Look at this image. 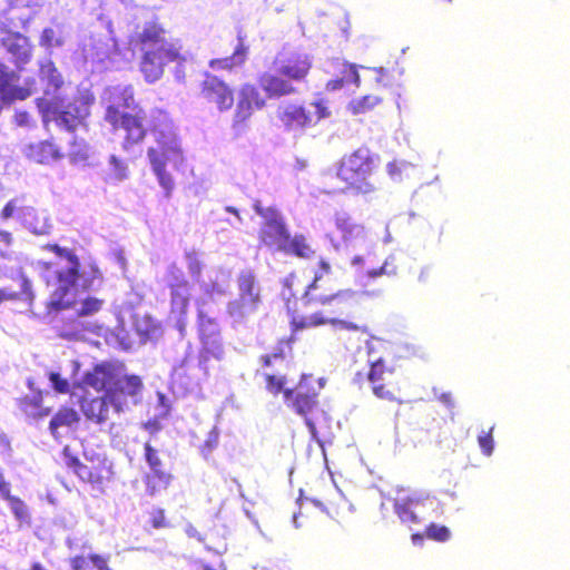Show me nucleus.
<instances>
[{"mask_svg": "<svg viewBox=\"0 0 570 570\" xmlns=\"http://www.w3.org/2000/svg\"><path fill=\"white\" fill-rule=\"evenodd\" d=\"M298 512L293 515V524L296 529L302 527L298 522L301 517H311L316 512L324 513L337 522L346 520L354 513L351 501H298Z\"/></svg>", "mask_w": 570, "mask_h": 570, "instance_id": "nucleus-14", "label": "nucleus"}, {"mask_svg": "<svg viewBox=\"0 0 570 570\" xmlns=\"http://www.w3.org/2000/svg\"><path fill=\"white\" fill-rule=\"evenodd\" d=\"M62 261L56 271L58 287L51 294L49 311L72 308L78 316L98 312L101 301L85 296V292L100 284L98 268L90 263H80L68 249L58 245L49 246Z\"/></svg>", "mask_w": 570, "mask_h": 570, "instance_id": "nucleus-1", "label": "nucleus"}, {"mask_svg": "<svg viewBox=\"0 0 570 570\" xmlns=\"http://www.w3.org/2000/svg\"><path fill=\"white\" fill-rule=\"evenodd\" d=\"M0 494L3 499H17L10 495L9 484L4 482L2 473H0Z\"/></svg>", "mask_w": 570, "mask_h": 570, "instance_id": "nucleus-61", "label": "nucleus"}, {"mask_svg": "<svg viewBox=\"0 0 570 570\" xmlns=\"http://www.w3.org/2000/svg\"><path fill=\"white\" fill-rule=\"evenodd\" d=\"M312 67V59L305 52L281 51L272 65V70L258 76L259 87L268 98H279L297 94L295 83L305 80Z\"/></svg>", "mask_w": 570, "mask_h": 570, "instance_id": "nucleus-4", "label": "nucleus"}, {"mask_svg": "<svg viewBox=\"0 0 570 570\" xmlns=\"http://www.w3.org/2000/svg\"><path fill=\"white\" fill-rule=\"evenodd\" d=\"M30 149L32 151L31 157H33L37 163H46L55 158L56 151L50 142H41L37 146H31Z\"/></svg>", "mask_w": 570, "mask_h": 570, "instance_id": "nucleus-43", "label": "nucleus"}, {"mask_svg": "<svg viewBox=\"0 0 570 570\" xmlns=\"http://www.w3.org/2000/svg\"><path fill=\"white\" fill-rule=\"evenodd\" d=\"M16 122L20 127H30L32 126V119L29 112L27 111H18L14 116Z\"/></svg>", "mask_w": 570, "mask_h": 570, "instance_id": "nucleus-55", "label": "nucleus"}, {"mask_svg": "<svg viewBox=\"0 0 570 570\" xmlns=\"http://www.w3.org/2000/svg\"><path fill=\"white\" fill-rule=\"evenodd\" d=\"M438 400L448 407H453L454 403L450 393H441L438 395Z\"/></svg>", "mask_w": 570, "mask_h": 570, "instance_id": "nucleus-63", "label": "nucleus"}, {"mask_svg": "<svg viewBox=\"0 0 570 570\" xmlns=\"http://www.w3.org/2000/svg\"><path fill=\"white\" fill-rule=\"evenodd\" d=\"M150 134L154 144L147 150V158L159 186L168 198L175 183L167 166L177 169L184 163V150L173 121L161 110L151 112Z\"/></svg>", "mask_w": 570, "mask_h": 570, "instance_id": "nucleus-2", "label": "nucleus"}, {"mask_svg": "<svg viewBox=\"0 0 570 570\" xmlns=\"http://www.w3.org/2000/svg\"><path fill=\"white\" fill-rule=\"evenodd\" d=\"M101 105L105 107V120L115 129L125 131L124 150L130 151L144 140L146 115L136 104L130 85L107 87L101 95Z\"/></svg>", "mask_w": 570, "mask_h": 570, "instance_id": "nucleus-3", "label": "nucleus"}, {"mask_svg": "<svg viewBox=\"0 0 570 570\" xmlns=\"http://www.w3.org/2000/svg\"><path fill=\"white\" fill-rule=\"evenodd\" d=\"M426 535L430 539H433V540H436L440 542H445L450 539L451 532L444 525H438V524L432 523L426 529Z\"/></svg>", "mask_w": 570, "mask_h": 570, "instance_id": "nucleus-44", "label": "nucleus"}, {"mask_svg": "<svg viewBox=\"0 0 570 570\" xmlns=\"http://www.w3.org/2000/svg\"><path fill=\"white\" fill-rule=\"evenodd\" d=\"M94 96L85 90L66 106H60L58 101H48L46 97L37 99V107L42 116L45 126L55 122L60 129L73 132L80 127H85V121L89 116V109L92 105Z\"/></svg>", "mask_w": 570, "mask_h": 570, "instance_id": "nucleus-6", "label": "nucleus"}, {"mask_svg": "<svg viewBox=\"0 0 570 570\" xmlns=\"http://www.w3.org/2000/svg\"><path fill=\"white\" fill-rule=\"evenodd\" d=\"M42 6V0H9L4 19L13 28H24Z\"/></svg>", "mask_w": 570, "mask_h": 570, "instance_id": "nucleus-20", "label": "nucleus"}, {"mask_svg": "<svg viewBox=\"0 0 570 570\" xmlns=\"http://www.w3.org/2000/svg\"><path fill=\"white\" fill-rule=\"evenodd\" d=\"M18 81L17 72L0 62V99L2 102L23 100L36 91L35 80H26L24 87L19 86Z\"/></svg>", "mask_w": 570, "mask_h": 570, "instance_id": "nucleus-16", "label": "nucleus"}, {"mask_svg": "<svg viewBox=\"0 0 570 570\" xmlns=\"http://www.w3.org/2000/svg\"><path fill=\"white\" fill-rule=\"evenodd\" d=\"M142 381L137 375H128L120 365V373L114 380L108 394L109 402L116 412H125L137 405L142 395Z\"/></svg>", "mask_w": 570, "mask_h": 570, "instance_id": "nucleus-12", "label": "nucleus"}, {"mask_svg": "<svg viewBox=\"0 0 570 570\" xmlns=\"http://www.w3.org/2000/svg\"><path fill=\"white\" fill-rule=\"evenodd\" d=\"M203 343V350L204 354L202 355L199 360V366L203 367L205 362L207 361V355L222 360L224 356V347L220 341V336L213 337V338H204L202 341Z\"/></svg>", "mask_w": 570, "mask_h": 570, "instance_id": "nucleus-39", "label": "nucleus"}, {"mask_svg": "<svg viewBox=\"0 0 570 570\" xmlns=\"http://www.w3.org/2000/svg\"><path fill=\"white\" fill-rule=\"evenodd\" d=\"M332 295H333L334 305L338 306V305L346 304L347 302L355 299L357 293L353 289H342Z\"/></svg>", "mask_w": 570, "mask_h": 570, "instance_id": "nucleus-48", "label": "nucleus"}, {"mask_svg": "<svg viewBox=\"0 0 570 570\" xmlns=\"http://www.w3.org/2000/svg\"><path fill=\"white\" fill-rule=\"evenodd\" d=\"M326 323H331L334 326H337L340 328L347 330V331H358L360 330L358 325H356L355 323L343 321V320H337V318L327 320V318L323 317L322 314H320V313H314L309 316H306L305 318L302 320V322L299 324H296V326L301 327V328H305V327L323 325Z\"/></svg>", "mask_w": 570, "mask_h": 570, "instance_id": "nucleus-33", "label": "nucleus"}, {"mask_svg": "<svg viewBox=\"0 0 570 570\" xmlns=\"http://www.w3.org/2000/svg\"><path fill=\"white\" fill-rule=\"evenodd\" d=\"M21 295L23 296V299L28 301L29 303H31L35 297L33 293L31 291V283L24 276H22V279H21Z\"/></svg>", "mask_w": 570, "mask_h": 570, "instance_id": "nucleus-54", "label": "nucleus"}, {"mask_svg": "<svg viewBox=\"0 0 570 570\" xmlns=\"http://www.w3.org/2000/svg\"><path fill=\"white\" fill-rule=\"evenodd\" d=\"M395 255L390 254L381 267L379 268H364L365 257L362 255H355L351 259V266L355 268L354 278L355 284L365 288L368 287L374 279L383 275L396 276L397 266L395 265Z\"/></svg>", "mask_w": 570, "mask_h": 570, "instance_id": "nucleus-17", "label": "nucleus"}, {"mask_svg": "<svg viewBox=\"0 0 570 570\" xmlns=\"http://www.w3.org/2000/svg\"><path fill=\"white\" fill-rule=\"evenodd\" d=\"M69 366L72 371V375H71L72 382L71 383L69 382L68 379L61 377L60 373L51 372L49 374V380H50L53 389L59 393H68L71 384L80 385V383H81L80 379L77 377V371L79 368L78 363L75 361H71L69 363Z\"/></svg>", "mask_w": 570, "mask_h": 570, "instance_id": "nucleus-36", "label": "nucleus"}, {"mask_svg": "<svg viewBox=\"0 0 570 570\" xmlns=\"http://www.w3.org/2000/svg\"><path fill=\"white\" fill-rule=\"evenodd\" d=\"M79 420L78 413L72 409H61L51 419L49 429L55 436H58L60 429H70Z\"/></svg>", "mask_w": 570, "mask_h": 570, "instance_id": "nucleus-35", "label": "nucleus"}, {"mask_svg": "<svg viewBox=\"0 0 570 570\" xmlns=\"http://www.w3.org/2000/svg\"><path fill=\"white\" fill-rule=\"evenodd\" d=\"M344 86L343 79L341 75L336 79H332L326 83V89L331 91H336L342 89Z\"/></svg>", "mask_w": 570, "mask_h": 570, "instance_id": "nucleus-60", "label": "nucleus"}, {"mask_svg": "<svg viewBox=\"0 0 570 570\" xmlns=\"http://www.w3.org/2000/svg\"><path fill=\"white\" fill-rule=\"evenodd\" d=\"M320 279H321V275L315 274L314 281L307 286V289L303 296V299H304L306 306H312V305H316V304L334 305L332 294H328V295H325V294L314 295L313 294V291H315L317 288V283Z\"/></svg>", "mask_w": 570, "mask_h": 570, "instance_id": "nucleus-38", "label": "nucleus"}, {"mask_svg": "<svg viewBox=\"0 0 570 570\" xmlns=\"http://www.w3.org/2000/svg\"><path fill=\"white\" fill-rule=\"evenodd\" d=\"M185 532L186 534L189 537V538H195L197 539L199 542H203V537L200 535V533L196 530V528L191 524H187L186 528H185Z\"/></svg>", "mask_w": 570, "mask_h": 570, "instance_id": "nucleus-62", "label": "nucleus"}, {"mask_svg": "<svg viewBox=\"0 0 570 570\" xmlns=\"http://www.w3.org/2000/svg\"><path fill=\"white\" fill-rule=\"evenodd\" d=\"M110 407H112V405L109 402L107 393L105 396L91 400L83 399L81 402V410L85 416L98 424L105 423L109 419Z\"/></svg>", "mask_w": 570, "mask_h": 570, "instance_id": "nucleus-27", "label": "nucleus"}, {"mask_svg": "<svg viewBox=\"0 0 570 570\" xmlns=\"http://www.w3.org/2000/svg\"><path fill=\"white\" fill-rule=\"evenodd\" d=\"M137 45L142 52L140 71L146 81L155 82L164 73V67L170 61L183 60L180 48L165 38V30L156 22L148 21L137 36Z\"/></svg>", "mask_w": 570, "mask_h": 570, "instance_id": "nucleus-5", "label": "nucleus"}, {"mask_svg": "<svg viewBox=\"0 0 570 570\" xmlns=\"http://www.w3.org/2000/svg\"><path fill=\"white\" fill-rule=\"evenodd\" d=\"M254 210L264 219L261 228V239L264 245L281 252L289 237L284 217L274 207H264L259 200L254 204Z\"/></svg>", "mask_w": 570, "mask_h": 570, "instance_id": "nucleus-13", "label": "nucleus"}, {"mask_svg": "<svg viewBox=\"0 0 570 570\" xmlns=\"http://www.w3.org/2000/svg\"><path fill=\"white\" fill-rule=\"evenodd\" d=\"M65 43V36L61 28H46L40 37V45L46 48L61 47Z\"/></svg>", "mask_w": 570, "mask_h": 570, "instance_id": "nucleus-41", "label": "nucleus"}, {"mask_svg": "<svg viewBox=\"0 0 570 570\" xmlns=\"http://www.w3.org/2000/svg\"><path fill=\"white\" fill-rule=\"evenodd\" d=\"M19 208L20 207H18V199H11L10 202H8L6 204V206L1 210V214H0L1 219L7 220V219L13 217L16 210Z\"/></svg>", "mask_w": 570, "mask_h": 570, "instance_id": "nucleus-52", "label": "nucleus"}, {"mask_svg": "<svg viewBox=\"0 0 570 570\" xmlns=\"http://www.w3.org/2000/svg\"><path fill=\"white\" fill-rule=\"evenodd\" d=\"M430 274H431V267L430 266H424L421 268L420 271V274H419V282L420 283H426L430 278Z\"/></svg>", "mask_w": 570, "mask_h": 570, "instance_id": "nucleus-64", "label": "nucleus"}, {"mask_svg": "<svg viewBox=\"0 0 570 570\" xmlns=\"http://www.w3.org/2000/svg\"><path fill=\"white\" fill-rule=\"evenodd\" d=\"M281 252L294 254L301 258H311L314 255V249L311 247L306 237L301 234H296L293 237L289 236Z\"/></svg>", "mask_w": 570, "mask_h": 570, "instance_id": "nucleus-32", "label": "nucleus"}, {"mask_svg": "<svg viewBox=\"0 0 570 570\" xmlns=\"http://www.w3.org/2000/svg\"><path fill=\"white\" fill-rule=\"evenodd\" d=\"M381 102V98L375 95H366L352 99L347 105V110L352 115H361L371 111Z\"/></svg>", "mask_w": 570, "mask_h": 570, "instance_id": "nucleus-37", "label": "nucleus"}, {"mask_svg": "<svg viewBox=\"0 0 570 570\" xmlns=\"http://www.w3.org/2000/svg\"><path fill=\"white\" fill-rule=\"evenodd\" d=\"M18 218L21 224L36 235L49 234L51 229L50 218L46 212H38L33 207H20Z\"/></svg>", "mask_w": 570, "mask_h": 570, "instance_id": "nucleus-24", "label": "nucleus"}, {"mask_svg": "<svg viewBox=\"0 0 570 570\" xmlns=\"http://www.w3.org/2000/svg\"><path fill=\"white\" fill-rule=\"evenodd\" d=\"M247 58V47L240 41L234 50V53L230 57H226L223 59L212 60L209 66L213 69H226L232 70L235 67L242 66Z\"/></svg>", "mask_w": 570, "mask_h": 570, "instance_id": "nucleus-34", "label": "nucleus"}, {"mask_svg": "<svg viewBox=\"0 0 570 570\" xmlns=\"http://www.w3.org/2000/svg\"><path fill=\"white\" fill-rule=\"evenodd\" d=\"M72 570H83L87 567V559L82 556H77L70 559Z\"/></svg>", "mask_w": 570, "mask_h": 570, "instance_id": "nucleus-58", "label": "nucleus"}, {"mask_svg": "<svg viewBox=\"0 0 570 570\" xmlns=\"http://www.w3.org/2000/svg\"><path fill=\"white\" fill-rule=\"evenodd\" d=\"M1 50L10 55L17 67L27 63L31 57V47L28 39L18 32L11 33L2 40Z\"/></svg>", "mask_w": 570, "mask_h": 570, "instance_id": "nucleus-23", "label": "nucleus"}, {"mask_svg": "<svg viewBox=\"0 0 570 570\" xmlns=\"http://www.w3.org/2000/svg\"><path fill=\"white\" fill-rule=\"evenodd\" d=\"M239 298L227 305V312L234 323H242L248 315L256 312L261 302V287L250 269L238 275Z\"/></svg>", "mask_w": 570, "mask_h": 570, "instance_id": "nucleus-11", "label": "nucleus"}, {"mask_svg": "<svg viewBox=\"0 0 570 570\" xmlns=\"http://www.w3.org/2000/svg\"><path fill=\"white\" fill-rule=\"evenodd\" d=\"M219 434L216 429H213L208 432L207 439L205 441L204 446L202 448V453L206 456L209 454L218 444Z\"/></svg>", "mask_w": 570, "mask_h": 570, "instance_id": "nucleus-50", "label": "nucleus"}, {"mask_svg": "<svg viewBox=\"0 0 570 570\" xmlns=\"http://www.w3.org/2000/svg\"><path fill=\"white\" fill-rule=\"evenodd\" d=\"M375 167V159L367 148H358L343 160L337 176L355 188L360 194H370L375 190L368 177Z\"/></svg>", "mask_w": 570, "mask_h": 570, "instance_id": "nucleus-8", "label": "nucleus"}, {"mask_svg": "<svg viewBox=\"0 0 570 570\" xmlns=\"http://www.w3.org/2000/svg\"><path fill=\"white\" fill-rule=\"evenodd\" d=\"M229 285L223 281L214 283L200 284V295L196 299L198 311V330L199 336L204 338H213L220 336L219 326L216 320L209 315L212 305L216 303L217 297H223L228 293Z\"/></svg>", "mask_w": 570, "mask_h": 570, "instance_id": "nucleus-10", "label": "nucleus"}, {"mask_svg": "<svg viewBox=\"0 0 570 570\" xmlns=\"http://www.w3.org/2000/svg\"><path fill=\"white\" fill-rule=\"evenodd\" d=\"M412 165L406 161H392L386 166V170L391 179L399 181L402 179V173L410 168Z\"/></svg>", "mask_w": 570, "mask_h": 570, "instance_id": "nucleus-45", "label": "nucleus"}, {"mask_svg": "<svg viewBox=\"0 0 570 570\" xmlns=\"http://www.w3.org/2000/svg\"><path fill=\"white\" fill-rule=\"evenodd\" d=\"M117 51V42L108 31L106 35H92L82 45V56L86 61L101 63Z\"/></svg>", "mask_w": 570, "mask_h": 570, "instance_id": "nucleus-18", "label": "nucleus"}, {"mask_svg": "<svg viewBox=\"0 0 570 570\" xmlns=\"http://www.w3.org/2000/svg\"><path fill=\"white\" fill-rule=\"evenodd\" d=\"M186 264H187V268H188V272L191 276V278L198 283V285L200 286V284L203 282L205 283H214L217 281V277H218V281H225L228 285H229V273L228 272H225L223 269H218V271H215V278H213L212 276H209L208 281H205V279H200V276H202V263L198 259V256L195 252H190V253H186Z\"/></svg>", "mask_w": 570, "mask_h": 570, "instance_id": "nucleus-30", "label": "nucleus"}, {"mask_svg": "<svg viewBox=\"0 0 570 570\" xmlns=\"http://www.w3.org/2000/svg\"><path fill=\"white\" fill-rule=\"evenodd\" d=\"M383 372H384L383 361L381 358L377 360V361H374L372 363L371 370H370V372L367 374L368 381L372 384L376 383L377 381H380L382 379Z\"/></svg>", "mask_w": 570, "mask_h": 570, "instance_id": "nucleus-49", "label": "nucleus"}, {"mask_svg": "<svg viewBox=\"0 0 570 570\" xmlns=\"http://www.w3.org/2000/svg\"><path fill=\"white\" fill-rule=\"evenodd\" d=\"M387 503L394 510L400 521L410 528L412 524H419L423 520V501H387Z\"/></svg>", "mask_w": 570, "mask_h": 570, "instance_id": "nucleus-26", "label": "nucleus"}, {"mask_svg": "<svg viewBox=\"0 0 570 570\" xmlns=\"http://www.w3.org/2000/svg\"><path fill=\"white\" fill-rule=\"evenodd\" d=\"M372 390L375 396L382 400L394 401L393 393L384 387V385L372 384Z\"/></svg>", "mask_w": 570, "mask_h": 570, "instance_id": "nucleus-53", "label": "nucleus"}, {"mask_svg": "<svg viewBox=\"0 0 570 570\" xmlns=\"http://www.w3.org/2000/svg\"><path fill=\"white\" fill-rule=\"evenodd\" d=\"M68 465L70 468H73L76 474L82 479V480H87V479H90L91 476V471L90 469L82 464L81 462H79V460L77 458H71L68 460Z\"/></svg>", "mask_w": 570, "mask_h": 570, "instance_id": "nucleus-47", "label": "nucleus"}, {"mask_svg": "<svg viewBox=\"0 0 570 570\" xmlns=\"http://www.w3.org/2000/svg\"><path fill=\"white\" fill-rule=\"evenodd\" d=\"M89 560L91 561L92 566L97 570H111L108 567L109 557L108 556H100V554H90Z\"/></svg>", "mask_w": 570, "mask_h": 570, "instance_id": "nucleus-51", "label": "nucleus"}, {"mask_svg": "<svg viewBox=\"0 0 570 570\" xmlns=\"http://www.w3.org/2000/svg\"><path fill=\"white\" fill-rule=\"evenodd\" d=\"M267 389L269 392L277 394L284 392L285 402L297 414L305 417V424L313 438L316 436L315 423L307 417V414L317 404V391L312 386V376L303 375L295 389L284 390V380L274 375H266Z\"/></svg>", "mask_w": 570, "mask_h": 570, "instance_id": "nucleus-7", "label": "nucleus"}, {"mask_svg": "<svg viewBox=\"0 0 570 570\" xmlns=\"http://www.w3.org/2000/svg\"><path fill=\"white\" fill-rule=\"evenodd\" d=\"M132 326L141 343L154 341L159 337L161 330L157 322L148 314L134 313L131 315Z\"/></svg>", "mask_w": 570, "mask_h": 570, "instance_id": "nucleus-28", "label": "nucleus"}, {"mask_svg": "<svg viewBox=\"0 0 570 570\" xmlns=\"http://www.w3.org/2000/svg\"><path fill=\"white\" fill-rule=\"evenodd\" d=\"M12 511L20 521H26L27 511L23 501H12Z\"/></svg>", "mask_w": 570, "mask_h": 570, "instance_id": "nucleus-56", "label": "nucleus"}, {"mask_svg": "<svg viewBox=\"0 0 570 570\" xmlns=\"http://www.w3.org/2000/svg\"><path fill=\"white\" fill-rule=\"evenodd\" d=\"M145 459L154 474L165 484L168 481V475L161 470L158 452L149 443L145 444Z\"/></svg>", "mask_w": 570, "mask_h": 570, "instance_id": "nucleus-40", "label": "nucleus"}, {"mask_svg": "<svg viewBox=\"0 0 570 570\" xmlns=\"http://www.w3.org/2000/svg\"><path fill=\"white\" fill-rule=\"evenodd\" d=\"M331 115L323 100H316L307 106L285 104L278 108V117L289 131L303 132L305 128L316 125Z\"/></svg>", "mask_w": 570, "mask_h": 570, "instance_id": "nucleus-9", "label": "nucleus"}, {"mask_svg": "<svg viewBox=\"0 0 570 570\" xmlns=\"http://www.w3.org/2000/svg\"><path fill=\"white\" fill-rule=\"evenodd\" d=\"M265 98L261 95L258 89L249 83L244 85L238 95V102L236 108V120L245 121L250 117L255 109H262L265 106Z\"/></svg>", "mask_w": 570, "mask_h": 570, "instance_id": "nucleus-22", "label": "nucleus"}, {"mask_svg": "<svg viewBox=\"0 0 570 570\" xmlns=\"http://www.w3.org/2000/svg\"><path fill=\"white\" fill-rule=\"evenodd\" d=\"M225 212L235 216V220H227V223L234 228H239V226L243 224V218L240 217L238 210L235 207L227 206L225 207Z\"/></svg>", "mask_w": 570, "mask_h": 570, "instance_id": "nucleus-57", "label": "nucleus"}, {"mask_svg": "<svg viewBox=\"0 0 570 570\" xmlns=\"http://www.w3.org/2000/svg\"><path fill=\"white\" fill-rule=\"evenodd\" d=\"M167 283L171 289V314L177 315L179 327L184 325L183 316L189 304V284L185 279L184 272L175 264L168 267Z\"/></svg>", "mask_w": 570, "mask_h": 570, "instance_id": "nucleus-15", "label": "nucleus"}, {"mask_svg": "<svg viewBox=\"0 0 570 570\" xmlns=\"http://www.w3.org/2000/svg\"><path fill=\"white\" fill-rule=\"evenodd\" d=\"M120 365L115 363H101L94 367L91 372H87L81 376L85 385L91 386L96 391H110L114 380L120 373Z\"/></svg>", "mask_w": 570, "mask_h": 570, "instance_id": "nucleus-21", "label": "nucleus"}, {"mask_svg": "<svg viewBox=\"0 0 570 570\" xmlns=\"http://www.w3.org/2000/svg\"><path fill=\"white\" fill-rule=\"evenodd\" d=\"M128 176L129 169L127 164L116 155H110L108 158L107 168L105 169V180L108 184L116 185L126 180Z\"/></svg>", "mask_w": 570, "mask_h": 570, "instance_id": "nucleus-31", "label": "nucleus"}, {"mask_svg": "<svg viewBox=\"0 0 570 570\" xmlns=\"http://www.w3.org/2000/svg\"><path fill=\"white\" fill-rule=\"evenodd\" d=\"M337 229L342 233V237L347 247H354V242L365 239L364 227L352 222L345 213L337 214L335 218Z\"/></svg>", "mask_w": 570, "mask_h": 570, "instance_id": "nucleus-29", "label": "nucleus"}, {"mask_svg": "<svg viewBox=\"0 0 570 570\" xmlns=\"http://www.w3.org/2000/svg\"><path fill=\"white\" fill-rule=\"evenodd\" d=\"M40 80L43 83V92L48 97V101H57V94L63 85V78L53 62L49 59L40 63Z\"/></svg>", "mask_w": 570, "mask_h": 570, "instance_id": "nucleus-25", "label": "nucleus"}, {"mask_svg": "<svg viewBox=\"0 0 570 570\" xmlns=\"http://www.w3.org/2000/svg\"><path fill=\"white\" fill-rule=\"evenodd\" d=\"M337 69L340 71V75L343 79L344 85L345 83H354L356 87L360 86L361 79L360 75L357 72V66L347 63V62H337Z\"/></svg>", "mask_w": 570, "mask_h": 570, "instance_id": "nucleus-42", "label": "nucleus"}, {"mask_svg": "<svg viewBox=\"0 0 570 570\" xmlns=\"http://www.w3.org/2000/svg\"><path fill=\"white\" fill-rule=\"evenodd\" d=\"M202 95L210 102H215L220 111L229 109L234 104L230 88L218 77L206 73L202 86Z\"/></svg>", "mask_w": 570, "mask_h": 570, "instance_id": "nucleus-19", "label": "nucleus"}, {"mask_svg": "<svg viewBox=\"0 0 570 570\" xmlns=\"http://www.w3.org/2000/svg\"><path fill=\"white\" fill-rule=\"evenodd\" d=\"M153 527L156 529L166 527L165 517L163 511H157L151 515Z\"/></svg>", "mask_w": 570, "mask_h": 570, "instance_id": "nucleus-59", "label": "nucleus"}, {"mask_svg": "<svg viewBox=\"0 0 570 570\" xmlns=\"http://www.w3.org/2000/svg\"><path fill=\"white\" fill-rule=\"evenodd\" d=\"M478 443L481 448V451L484 455L490 456L494 449V441L491 435V432L489 433H482L478 436Z\"/></svg>", "mask_w": 570, "mask_h": 570, "instance_id": "nucleus-46", "label": "nucleus"}]
</instances>
